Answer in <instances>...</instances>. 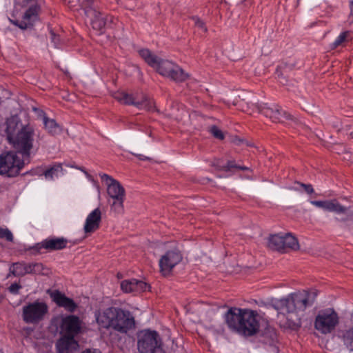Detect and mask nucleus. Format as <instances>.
I'll use <instances>...</instances> for the list:
<instances>
[{"instance_id":"44","label":"nucleus","mask_w":353,"mask_h":353,"mask_svg":"<svg viewBox=\"0 0 353 353\" xmlns=\"http://www.w3.org/2000/svg\"><path fill=\"white\" fill-rule=\"evenodd\" d=\"M350 12L349 14L348 21H349L350 23H353V0L350 1Z\"/></svg>"},{"instance_id":"3","label":"nucleus","mask_w":353,"mask_h":353,"mask_svg":"<svg viewBox=\"0 0 353 353\" xmlns=\"http://www.w3.org/2000/svg\"><path fill=\"white\" fill-rule=\"evenodd\" d=\"M34 130L30 124H26L21 131L9 143L12 145L17 151L28 163L30 162V157L34 146Z\"/></svg>"},{"instance_id":"23","label":"nucleus","mask_w":353,"mask_h":353,"mask_svg":"<svg viewBox=\"0 0 353 353\" xmlns=\"http://www.w3.org/2000/svg\"><path fill=\"white\" fill-rule=\"evenodd\" d=\"M135 328V320L130 312L124 310L119 319L118 323L115 325V331L121 334H127L130 330Z\"/></svg>"},{"instance_id":"17","label":"nucleus","mask_w":353,"mask_h":353,"mask_svg":"<svg viewBox=\"0 0 353 353\" xmlns=\"http://www.w3.org/2000/svg\"><path fill=\"white\" fill-rule=\"evenodd\" d=\"M68 242V241L63 237H51L37 243L29 250H34V254L39 253L42 248L50 251L60 250L67 247Z\"/></svg>"},{"instance_id":"31","label":"nucleus","mask_w":353,"mask_h":353,"mask_svg":"<svg viewBox=\"0 0 353 353\" xmlns=\"http://www.w3.org/2000/svg\"><path fill=\"white\" fill-rule=\"evenodd\" d=\"M344 345L350 351H353V326L345 330L342 336Z\"/></svg>"},{"instance_id":"20","label":"nucleus","mask_w":353,"mask_h":353,"mask_svg":"<svg viewBox=\"0 0 353 353\" xmlns=\"http://www.w3.org/2000/svg\"><path fill=\"white\" fill-rule=\"evenodd\" d=\"M50 298L59 306L65 308L67 311L72 312L77 307L73 299L67 297L59 290H48Z\"/></svg>"},{"instance_id":"27","label":"nucleus","mask_w":353,"mask_h":353,"mask_svg":"<svg viewBox=\"0 0 353 353\" xmlns=\"http://www.w3.org/2000/svg\"><path fill=\"white\" fill-rule=\"evenodd\" d=\"M43 123L45 129L51 135L58 134L61 132V128L54 119H49L46 115L43 117Z\"/></svg>"},{"instance_id":"24","label":"nucleus","mask_w":353,"mask_h":353,"mask_svg":"<svg viewBox=\"0 0 353 353\" xmlns=\"http://www.w3.org/2000/svg\"><path fill=\"white\" fill-rule=\"evenodd\" d=\"M310 203L313 205L322 208L324 210L333 212H343L344 209L342 205L336 199L325 201H310Z\"/></svg>"},{"instance_id":"5","label":"nucleus","mask_w":353,"mask_h":353,"mask_svg":"<svg viewBox=\"0 0 353 353\" xmlns=\"http://www.w3.org/2000/svg\"><path fill=\"white\" fill-rule=\"evenodd\" d=\"M17 151H9L0 155V174L14 177L20 174L28 159L19 157Z\"/></svg>"},{"instance_id":"33","label":"nucleus","mask_w":353,"mask_h":353,"mask_svg":"<svg viewBox=\"0 0 353 353\" xmlns=\"http://www.w3.org/2000/svg\"><path fill=\"white\" fill-rule=\"evenodd\" d=\"M125 197H117V199H112V202L111 203L110 200H109V203L110 204L111 210L114 211L115 213L121 214L123 212V201Z\"/></svg>"},{"instance_id":"34","label":"nucleus","mask_w":353,"mask_h":353,"mask_svg":"<svg viewBox=\"0 0 353 353\" xmlns=\"http://www.w3.org/2000/svg\"><path fill=\"white\" fill-rule=\"evenodd\" d=\"M63 168L61 163H56L51 168L45 170L41 174H43L46 179H52L54 176H57L59 172H62Z\"/></svg>"},{"instance_id":"12","label":"nucleus","mask_w":353,"mask_h":353,"mask_svg":"<svg viewBox=\"0 0 353 353\" xmlns=\"http://www.w3.org/2000/svg\"><path fill=\"white\" fill-rule=\"evenodd\" d=\"M123 311L124 310L119 307H108L103 310L102 314L97 316V321L103 328H112L115 330V325L119 321Z\"/></svg>"},{"instance_id":"13","label":"nucleus","mask_w":353,"mask_h":353,"mask_svg":"<svg viewBox=\"0 0 353 353\" xmlns=\"http://www.w3.org/2000/svg\"><path fill=\"white\" fill-rule=\"evenodd\" d=\"M81 321L80 319L75 315H68L62 319L61 324V330L68 338V341L74 342L75 345H78L74 341V337L81 332Z\"/></svg>"},{"instance_id":"21","label":"nucleus","mask_w":353,"mask_h":353,"mask_svg":"<svg viewBox=\"0 0 353 353\" xmlns=\"http://www.w3.org/2000/svg\"><path fill=\"white\" fill-rule=\"evenodd\" d=\"M4 125L6 126L4 130L5 135L8 142H10L11 140H13L25 125L22 124L21 120L18 115H12L6 119Z\"/></svg>"},{"instance_id":"25","label":"nucleus","mask_w":353,"mask_h":353,"mask_svg":"<svg viewBox=\"0 0 353 353\" xmlns=\"http://www.w3.org/2000/svg\"><path fill=\"white\" fill-rule=\"evenodd\" d=\"M166 77L176 83H180L188 79L189 78V74L185 72L181 67L175 64Z\"/></svg>"},{"instance_id":"45","label":"nucleus","mask_w":353,"mask_h":353,"mask_svg":"<svg viewBox=\"0 0 353 353\" xmlns=\"http://www.w3.org/2000/svg\"><path fill=\"white\" fill-rule=\"evenodd\" d=\"M132 154H134V156H136L139 160H141V161H149L150 160V158L146 157V156H144L143 154H134V153H132Z\"/></svg>"},{"instance_id":"14","label":"nucleus","mask_w":353,"mask_h":353,"mask_svg":"<svg viewBox=\"0 0 353 353\" xmlns=\"http://www.w3.org/2000/svg\"><path fill=\"white\" fill-rule=\"evenodd\" d=\"M256 108L259 112L270 118L274 123H282L285 120H293L292 116L283 111L278 105H268L266 103L256 105Z\"/></svg>"},{"instance_id":"38","label":"nucleus","mask_w":353,"mask_h":353,"mask_svg":"<svg viewBox=\"0 0 353 353\" xmlns=\"http://www.w3.org/2000/svg\"><path fill=\"white\" fill-rule=\"evenodd\" d=\"M0 239H5L9 242H12L14 237L10 230L0 227Z\"/></svg>"},{"instance_id":"8","label":"nucleus","mask_w":353,"mask_h":353,"mask_svg":"<svg viewBox=\"0 0 353 353\" xmlns=\"http://www.w3.org/2000/svg\"><path fill=\"white\" fill-rule=\"evenodd\" d=\"M48 312L47 304L36 301L23 307L22 317L26 323L36 324L43 321Z\"/></svg>"},{"instance_id":"18","label":"nucleus","mask_w":353,"mask_h":353,"mask_svg":"<svg viewBox=\"0 0 353 353\" xmlns=\"http://www.w3.org/2000/svg\"><path fill=\"white\" fill-rule=\"evenodd\" d=\"M90 20L92 28L98 31L99 34H103L106 28H112L116 19L111 15L105 14L99 11L97 14L92 16Z\"/></svg>"},{"instance_id":"10","label":"nucleus","mask_w":353,"mask_h":353,"mask_svg":"<svg viewBox=\"0 0 353 353\" xmlns=\"http://www.w3.org/2000/svg\"><path fill=\"white\" fill-rule=\"evenodd\" d=\"M268 247L274 250L285 252L288 249L297 250L299 244L297 239L291 233L283 236L279 234L270 235L268 239Z\"/></svg>"},{"instance_id":"15","label":"nucleus","mask_w":353,"mask_h":353,"mask_svg":"<svg viewBox=\"0 0 353 353\" xmlns=\"http://www.w3.org/2000/svg\"><path fill=\"white\" fill-rule=\"evenodd\" d=\"M182 254L178 250H168L159 260V267L163 275H167L182 260Z\"/></svg>"},{"instance_id":"46","label":"nucleus","mask_w":353,"mask_h":353,"mask_svg":"<svg viewBox=\"0 0 353 353\" xmlns=\"http://www.w3.org/2000/svg\"><path fill=\"white\" fill-rule=\"evenodd\" d=\"M81 353H101V352L99 350H96V349H94V350L87 349V350L83 351Z\"/></svg>"},{"instance_id":"47","label":"nucleus","mask_w":353,"mask_h":353,"mask_svg":"<svg viewBox=\"0 0 353 353\" xmlns=\"http://www.w3.org/2000/svg\"><path fill=\"white\" fill-rule=\"evenodd\" d=\"M81 171H83V172L85 174L86 176L88 177V179L89 180H90V181H92V182L95 183V181L93 179L92 176L90 174H88L85 170V169H84V168H81Z\"/></svg>"},{"instance_id":"16","label":"nucleus","mask_w":353,"mask_h":353,"mask_svg":"<svg viewBox=\"0 0 353 353\" xmlns=\"http://www.w3.org/2000/svg\"><path fill=\"white\" fill-rule=\"evenodd\" d=\"M44 266L41 263L26 264L24 262L13 263L10 272L15 276H23L27 274H43Z\"/></svg>"},{"instance_id":"11","label":"nucleus","mask_w":353,"mask_h":353,"mask_svg":"<svg viewBox=\"0 0 353 353\" xmlns=\"http://www.w3.org/2000/svg\"><path fill=\"white\" fill-rule=\"evenodd\" d=\"M139 54L150 66L154 68L161 75L164 77L169 74L175 65L172 61L158 57L148 49H141L139 51Z\"/></svg>"},{"instance_id":"39","label":"nucleus","mask_w":353,"mask_h":353,"mask_svg":"<svg viewBox=\"0 0 353 353\" xmlns=\"http://www.w3.org/2000/svg\"><path fill=\"white\" fill-rule=\"evenodd\" d=\"M191 19L194 21V24L196 27L201 29L204 32H206L208 31L205 23L202 20H201L198 17H192Z\"/></svg>"},{"instance_id":"43","label":"nucleus","mask_w":353,"mask_h":353,"mask_svg":"<svg viewBox=\"0 0 353 353\" xmlns=\"http://www.w3.org/2000/svg\"><path fill=\"white\" fill-rule=\"evenodd\" d=\"M50 39L52 43H54L55 47H57L59 43V36L57 35L53 30L50 31Z\"/></svg>"},{"instance_id":"42","label":"nucleus","mask_w":353,"mask_h":353,"mask_svg":"<svg viewBox=\"0 0 353 353\" xmlns=\"http://www.w3.org/2000/svg\"><path fill=\"white\" fill-rule=\"evenodd\" d=\"M21 288V285L17 283H14L12 284H11V285L9 287L8 290H9V292L13 294H19V289Z\"/></svg>"},{"instance_id":"28","label":"nucleus","mask_w":353,"mask_h":353,"mask_svg":"<svg viewBox=\"0 0 353 353\" xmlns=\"http://www.w3.org/2000/svg\"><path fill=\"white\" fill-rule=\"evenodd\" d=\"M294 67V63L288 62H283L277 67L275 74L281 83L285 84L287 82V79L284 77V74L292 70Z\"/></svg>"},{"instance_id":"6","label":"nucleus","mask_w":353,"mask_h":353,"mask_svg":"<svg viewBox=\"0 0 353 353\" xmlns=\"http://www.w3.org/2000/svg\"><path fill=\"white\" fill-rule=\"evenodd\" d=\"M339 323V317L333 308H325L319 311L314 323V328L321 334L333 332Z\"/></svg>"},{"instance_id":"19","label":"nucleus","mask_w":353,"mask_h":353,"mask_svg":"<svg viewBox=\"0 0 353 353\" xmlns=\"http://www.w3.org/2000/svg\"><path fill=\"white\" fill-rule=\"evenodd\" d=\"M102 181H105L107 184V192L111 199L117 197H125V191L122 185L116 179L107 174H100Z\"/></svg>"},{"instance_id":"37","label":"nucleus","mask_w":353,"mask_h":353,"mask_svg":"<svg viewBox=\"0 0 353 353\" xmlns=\"http://www.w3.org/2000/svg\"><path fill=\"white\" fill-rule=\"evenodd\" d=\"M135 290L134 292H145L146 290H148L150 288V286L149 284L146 283L145 282H143L142 281H139L135 279Z\"/></svg>"},{"instance_id":"36","label":"nucleus","mask_w":353,"mask_h":353,"mask_svg":"<svg viewBox=\"0 0 353 353\" xmlns=\"http://www.w3.org/2000/svg\"><path fill=\"white\" fill-rule=\"evenodd\" d=\"M209 132L216 139L219 140L224 139V134L223 132L216 126V125H211L208 128Z\"/></svg>"},{"instance_id":"49","label":"nucleus","mask_w":353,"mask_h":353,"mask_svg":"<svg viewBox=\"0 0 353 353\" xmlns=\"http://www.w3.org/2000/svg\"><path fill=\"white\" fill-rule=\"evenodd\" d=\"M239 143H240V142H243V140H240V139H239Z\"/></svg>"},{"instance_id":"7","label":"nucleus","mask_w":353,"mask_h":353,"mask_svg":"<svg viewBox=\"0 0 353 353\" xmlns=\"http://www.w3.org/2000/svg\"><path fill=\"white\" fill-rule=\"evenodd\" d=\"M114 98L124 105H134L139 110H145L149 112L156 110L152 100L144 94L119 92L114 94Z\"/></svg>"},{"instance_id":"26","label":"nucleus","mask_w":353,"mask_h":353,"mask_svg":"<svg viewBox=\"0 0 353 353\" xmlns=\"http://www.w3.org/2000/svg\"><path fill=\"white\" fill-rule=\"evenodd\" d=\"M261 336L263 343L270 345H274L275 342L277 341L276 330L269 325L263 330Z\"/></svg>"},{"instance_id":"2","label":"nucleus","mask_w":353,"mask_h":353,"mask_svg":"<svg viewBox=\"0 0 353 353\" xmlns=\"http://www.w3.org/2000/svg\"><path fill=\"white\" fill-rule=\"evenodd\" d=\"M224 317L228 327L240 335L253 336L259 332V316L255 310L232 307Z\"/></svg>"},{"instance_id":"30","label":"nucleus","mask_w":353,"mask_h":353,"mask_svg":"<svg viewBox=\"0 0 353 353\" xmlns=\"http://www.w3.org/2000/svg\"><path fill=\"white\" fill-rule=\"evenodd\" d=\"M81 6L85 14L89 18H92V16L97 14V12H99L93 0H83Z\"/></svg>"},{"instance_id":"22","label":"nucleus","mask_w":353,"mask_h":353,"mask_svg":"<svg viewBox=\"0 0 353 353\" xmlns=\"http://www.w3.org/2000/svg\"><path fill=\"white\" fill-rule=\"evenodd\" d=\"M101 222V211L99 208H97L88 215L83 227L84 232L93 233L99 228Z\"/></svg>"},{"instance_id":"41","label":"nucleus","mask_w":353,"mask_h":353,"mask_svg":"<svg viewBox=\"0 0 353 353\" xmlns=\"http://www.w3.org/2000/svg\"><path fill=\"white\" fill-rule=\"evenodd\" d=\"M296 183L297 184H299L301 187H302L303 188L304 191L307 194H311L314 193V190L311 184H305V183H300V182H296Z\"/></svg>"},{"instance_id":"4","label":"nucleus","mask_w":353,"mask_h":353,"mask_svg":"<svg viewBox=\"0 0 353 353\" xmlns=\"http://www.w3.org/2000/svg\"><path fill=\"white\" fill-rule=\"evenodd\" d=\"M137 348L139 353H164L160 335L149 329L137 333Z\"/></svg>"},{"instance_id":"29","label":"nucleus","mask_w":353,"mask_h":353,"mask_svg":"<svg viewBox=\"0 0 353 353\" xmlns=\"http://www.w3.org/2000/svg\"><path fill=\"white\" fill-rule=\"evenodd\" d=\"M342 208L344 209L343 212L336 213L338 214H343V216L335 217V220L337 222L344 223L347 227L350 228L349 222H353V210L343 205H342Z\"/></svg>"},{"instance_id":"9","label":"nucleus","mask_w":353,"mask_h":353,"mask_svg":"<svg viewBox=\"0 0 353 353\" xmlns=\"http://www.w3.org/2000/svg\"><path fill=\"white\" fill-rule=\"evenodd\" d=\"M30 4L28 8L24 12L21 20L12 21V23L22 30L31 28L34 23L39 20V14L43 0H26Z\"/></svg>"},{"instance_id":"35","label":"nucleus","mask_w":353,"mask_h":353,"mask_svg":"<svg viewBox=\"0 0 353 353\" xmlns=\"http://www.w3.org/2000/svg\"><path fill=\"white\" fill-rule=\"evenodd\" d=\"M135 279L124 280L121 283V290L126 293L134 292L135 290Z\"/></svg>"},{"instance_id":"32","label":"nucleus","mask_w":353,"mask_h":353,"mask_svg":"<svg viewBox=\"0 0 353 353\" xmlns=\"http://www.w3.org/2000/svg\"><path fill=\"white\" fill-rule=\"evenodd\" d=\"M214 166L219 170H223L225 172L230 171L232 168H236L241 170H247L248 168L245 166H239L237 165L234 161H228L226 165H221L219 162L216 164H214Z\"/></svg>"},{"instance_id":"1","label":"nucleus","mask_w":353,"mask_h":353,"mask_svg":"<svg viewBox=\"0 0 353 353\" xmlns=\"http://www.w3.org/2000/svg\"><path fill=\"white\" fill-rule=\"evenodd\" d=\"M317 295L316 290H302L272 301L270 305L278 312L280 326L292 330L299 329L303 313L306 309L312 307Z\"/></svg>"},{"instance_id":"48","label":"nucleus","mask_w":353,"mask_h":353,"mask_svg":"<svg viewBox=\"0 0 353 353\" xmlns=\"http://www.w3.org/2000/svg\"><path fill=\"white\" fill-rule=\"evenodd\" d=\"M64 345V350L66 352L65 353H69V342L67 341L65 343L63 344Z\"/></svg>"},{"instance_id":"40","label":"nucleus","mask_w":353,"mask_h":353,"mask_svg":"<svg viewBox=\"0 0 353 353\" xmlns=\"http://www.w3.org/2000/svg\"><path fill=\"white\" fill-rule=\"evenodd\" d=\"M347 34L348 32H342L333 43V48H336L338 46H339L342 43H343L346 39Z\"/></svg>"}]
</instances>
